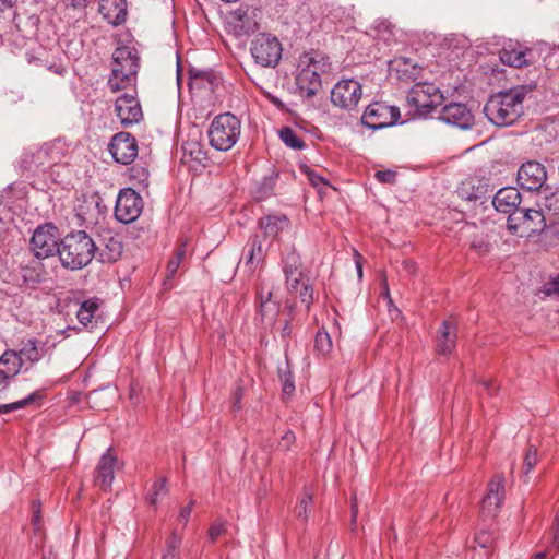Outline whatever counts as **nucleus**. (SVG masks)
Instances as JSON below:
<instances>
[{
	"label": "nucleus",
	"instance_id": "1",
	"mask_svg": "<svg viewBox=\"0 0 559 559\" xmlns=\"http://www.w3.org/2000/svg\"><path fill=\"white\" fill-rule=\"evenodd\" d=\"M532 88L518 85L491 95L484 106L487 119L497 127L514 124L523 115V102Z\"/></svg>",
	"mask_w": 559,
	"mask_h": 559
},
{
	"label": "nucleus",
	"instance_id": "2",
	"mask_svg": "<svg viewBox=\"0 0 559 559\" xmlns=\"http://www.w3.org/2000/svg\"><path fill=\"white\" fill-rule=\"evenodd\" d=\"M96 252L97 245L84 230L68 234L57 250L61 265L71 271L87 266Z\"/></svg>",
	"mask_w": 559,
	"mask_h": 559
},
{
	"label": "nucleus",
	"instance_id": "3",
	"mask_svg": "<svg viewBox=\"0 0 559 559\" xmlns=\"http://www.w3.org/2000/svg\"><path fill=\"white\" fill-rule=\"evenodd\" d=\"M241 131L240 120L230 112L216 116L207 131L210 144L217 151L226 152L238 141Z\"/></svg>",
	"mask_w": 559,
	"mask_h": 559
},
{
	"label": "nucleus",
	"instance_id": "4",
	"mask_svg": "<svg viewBox=\"0 0 559 559\" xmlns=\"http://www.w3.org/2000/svg\"><path fill=\"white\" fill-rule=\"evenodd\" d=\"M507 228L513 235L530 236L546 228V218L540 209L519 207L508 216Z\"/></svg>",
	"mask_w": 559,
	"mask_h": 559
},
{
	"label": "nucleus",
	"instance_id": "5",
	"mask_svg": "<svg viewBox=\"0 0 559 559\" xmlns=\"http://www.w3.org/2000/svg\"><path fill=\"white\" fill-rule=\"evenodd\" d=\"M61 151L53 143L26 151L21 158V167L31 173L45 171L61 160Z\"/></svg>",
	"mask_w": 559,
	"mask_h": 559
},
{
	"label": "nucleus",
	"instance_id": "6",
	"mask_svg": "<svg viewBox=\"0 0 559 559\" xmlns=\"http://www.w3.org/2000/svg\"><path fill=\"white\" fill-rule=\"evenodd\" d=\"M442 100L439 88L427 82L416 83L407 94V103L418 116L429 115Z\"/></svg>",
	"mask_w": 559,
	"mask_h": 559
},
{
	"label": "nucleus",
	"instance_id": "7",
	"mask_svg": "<svg viewBox=\"0 0 559 559\" xmlns=\"http://www.w3.org/2000/svg\"><path fill=\"white\" fill-rule=\"evenodd\" d=\"M282 44L271 34L260 33L251 41V56L262 67H275L282 58Z\"/></svg>",
	"mask_w": 559,
	"mask_h": 559
},
{
	"label": "nucleus",
	"instance_id": "8",
	"mask_svg": "<svg viewBox=\"0 0 559 559\" xmlns=\"http://www.w3.org/2000/svg\"><path fill=\"white\" fill-rule=\"evenodd\" d=\"M401 117L400 108L384 102L369 104L361 117V122L369 129L380 130L394 126Z\"/></svg>",
	"mask_w": 559,
	"mask_h": 559
},
{
	"label": "nucleus",
	"instance_id": "9",
	"mask_svg": "<svg viewBox=\"0 0 559 559\" xmlns=\"http://www.w3.org/2000/svg\"><path fill=\"white\" fill-rule=\"evenodd\" d=\"M362 86L354 79L338 81L331 91L332 104L343 110L355 109L361 98Z\"/></svg>",
	"mask_w": 559,
	"mask_h": 559
},
{
	"label": "nucleus",
	"instance_id": "10",
	"mask_svg": "<svg viewBox=\"0 0 559 559\" xmlns=\"http://www.w3.org/2000/svg\"><path fill=\"white\" fill-rule=\"evenodd\" d=\"M143 200L141 195L131 188L120 190L116 206V218L124 224L134 222L142 213Z\"/></svg>",
	"mask_w": 559,
	"mask_h": 559
},
{
	"label": "nucleus",
	"instance_id": "11",
	"mask_svg": "<svg viewBox=\"0 0 559 559\" xmlns=\"http://www.w3.org/2000/svg\"><path fill=\"white\" fill-rule=\"evenodd\" d=\"M504 497V477L501 474H497L488 483L487 492L481 500V516L485 519L495 518L503 504Z\"/></svg>",
	"mask_w": 559,
	"mask_h": 559
},
{
	"label": "nucleus",
	"instance_id": "12",
	"mask_svg": "<svg viewBox=\"0 0 559 559\" xmlns=\"http://www.w3.org/2000/svg\"><path fill=\"white\" fill-rule=\"evenodd\" d=\"M547 171L543 164L528 160L521 165L516 175L518 185L526 191H540L545 188Z\"/></svg>",
	"mask_w": 559,
	"mask_h": 559
},
{
	"label": "nucleus",
	"instance_id": "13",
	"mask_svg": "<svg viewBox=\"0 0 559 559\" xmlns=\"http://www.w3.org/2000/svg\"><path fill=\"white\" fill-rule=\"evenodd\" d=\"M108 150L115 162L129 165L138 156V142L135 138L128 132L115 134L108 145Z\"/></svg>",
	"mask_w": 559,
	"mask_h": 559
},
{
	"label": "nucleus",
	"instance_id": "14",
	"mask_svg": "<svg viewBox=\"0 0 559 559\" xmlns=\"http://www.w3.org/2000/svg\"><path fill=\"white\" fill-rule=\"evenodd\" d=\"M115 109L124 127L138 123L143 118L142 107L136 98V90H133V93H124L119 96L116 99Z\"/></svg>",
	"mask_w": 559,
	"mask_h": 559
},
{
	"label": "nucleus",
	"instance_id": "15",
	"mask_svg": "<svg viewBox=\"0 0 559 559\" xmlns=\"http://www.w3.org/2000/svg\"><path fill=\"white\" fill-rule=\"evenodd\" d=\"M53 229L52 226H39L34 231L29 246L37 259H46L57 252L59 245L51 231Z\"/></svg>",
	"mask_w": 559,
	"mask_h": 559
},
{
	"label": "nucleus",
	"instance_id": "16",
	"mask_svg": "<svg viewBox=\"0 0 559 559\" xmlns=\"http://www.w3.org/2000/svg\"><path fill=\"white\" fill-rule=\"evenodd\" d=\"M229 26L237 37L248 36L259 28L255 10L240 7L229 15Z\"/></svg>",
	"mask_w": 559,
	"mask_h": 559
},
{
	"label": "nucleus",
	"instance_id": "17",
	"mask_svg": "<svg viewBox=\"0 0 559 559\" xmlns=\"http://www.w3.org/2000/svg\"><path fill=\"white\" fill-rule=\"evenodd\" d=\"M118 469V459L111 449H108L99 459L95 472L94 483L103 490H108L115 479Z\"/></svg>",
	"mask_w": 559,
	"mask_h": 559
},
{
	"label": "nucleus",
	"instance_id": "18",
	"mask_svg": "<svg viewBox=\"0 0 559 559\" xmlns=\"http://www.w3.org/2000/svg\"><path fill=\"white\" fill-rule=\"evenodd\" d=\"M439 119L463 130L469 129L474 123L472 111L461 103L445 105L440 110Z\"/></svg>",
	"mask_w": 559,
	"mask_h": 559
},
{
	"label": "nucleus",
	"instance_id": "19",
	"mask_svg": "<svg viewBox=\"0 0 559 559\" xmlns=\"http://www.w3.org/2000/svg\"><path fill=\"white\" fill-rule=\"evenodd\" d=\"M457 325L454 320H444L437 333L436 352L440 356H450L456 346Z\"/></svg>",
	"mask_w": 559,
	"mask_h": 559
},
{
	"label": "nucleus",
	"instance_id": "20",
	"mask_svg": "<svg viewBox=\"0 0 559 559\" xmlns=\"http://www.w3.org/2000/svg\"><path fill=\"white\" fill-rule=\"evenodd\" d=\"M522 198L519 190L514 187H504L498 190L492 199L493 207L501 213H514L520 207Z\"/></svg>",
	"mask_w": 559,
	"mask_h": 559
},
{
	"label": "nucleus",
	"instance_id": "21",
	"mask_svg": "<svg viewBox=\"0 0 559 559\" xmlns=\"http://www.w3.org/2000/svg\"><path fill=\"white\" fill-rule=\"evenodd\" d=\"M123 246L118 236L107 234L103 236L100 245H97L96 259L102 263H114L119 260Z\"/></svg>",
	"mask_w": 559,
	"mask_h": 559
},
{
	"label": "nucleus",
	"instance_id": "22",
	"mask_svg": "<svg viewBox=\"0 0 559 559\" xmlns=\"http://www.w3.org/2000/svg\"><path fill=\"white\" fill-rule=\"evenodd\" d=\"M122 71L139 72L140 58L138 50L130 46H120L112 53V68Z\"/></svg>",
	"mask_w": 559,
	"mask_h": 559
},
{
	"label": "nucleus",
	"instance_id": "23",
	"mask_svg": "<svg viewBox=\"0 0 559 559\" xmlns=\"http://www.w3.org/2000/svg\"><path fill=\"white\" fill-rule=\"evenodd\" d=\"M44 278V266L38 261L21 265L17 275V285L27 289H36Z\"/></svg>",
	"mask_w": 559,
	"mask_h": 559
},
{
	"label": "nucleus",
	"instance_id": "24",
	"mask_svg": "<svg viewBox=\"0 0 559 559\" xmlns=\"http://www.w3.org/2000/svg\"><path fill=\"white\" fill-rule=\"evenodd\" d=\"M99 13L110 24L118 26L126 22V0H99Z\"/></svg>",
	"mask_w": 559,
	"mask_h": 559
},
{
	"label": "nucleus",
	"instance_id": "25",
	"mask_svg": "<svg viewBox=\"0 0 559 559\" xmlns=\"http://www.w3.org/2000/svg\"><path fill=\"white\" fill-rule=\"evenodd\" d=\"M45 346H39L36 338H29L21 343L19 350H15L17 357L21 358L22 366L28 371L31 366L38 362L45 355Z\"/></svg>",
	"mask_w": 559,
	"mask_h": 559
},
{
	"label": "nucleus",
	"instance_id": "26",
	"mask_svg": "<svg viewBox=\"0 0 559 559\" xmlns=\"http://www.w3.org/2000/svg\"><path fill=\"white\" fill-rule=\"evenodd\" d=\"M221 83L219 76L209 70H200L197 68L189 69V86L190 88L209 90L213 92Z\"/></svg>",
	"mask_w": 559,
	"mask_h": 559
},
{
	"label": "nucleus",
	"instance_id": "27",
	"mask_svg": "<svg viewBox=\"0 0 559 559\" xmlns=\"http://www.w3.org/2000/svg\"><path fill=\"white\" fill-rule=\"evenodd\" d=\"M532 55V50L528 48H523L520 45H508L501 49L499 52L500 61L503 64L521 68L528 63L527 57Z\"/></svg>",
	"mask_w": 559,
	"mask_h": 559
},
{
	"label": "nucleus",
	"instance_id": "28",
	"mask_svg": "<svg viewBox=\"0 0 559 559\" xmlns=\"http://www.w3.org/2000/svg\"><path fill=\"white\" fill-rule=\"evenodd\" d=\"M296 84L300 94L310 98L320 91L321 79L316 71L311 72L309 68L306 69L305 67H299Z\"/></svg>",
	"mask_w": 559,
	"mask_h": 559
},
{
	"label": "nucleus",
	"instance_id": "29",
	"mask_svg": "<svg viewBox=\"0 0 559 559\" xmlns=\"http://www.w3.org/2000/svg\"><path fill=\"white\" fill-rule=\"evenodd\" d=\"M138 72L133 71H122L119 69H111V74L108 80V87L112 92H119L122 90H135Z\"/></svg>",
	"mask_w": 559,
	"mask_h": 559
},
{
	"label": "nucleus",
	"instance_id": "30",
	"mask_svg": "<svg viewBox=\"0 0 559 559\" xmlns=\"http://www.w3.org/2000/svg\"><path fill=\"white\" fill-rule=\"evenodd\" d=\"M289 219L284 214H271L259 219V227L265 237H277L280 233L289 227Z\"/></svg>",
	"mask_w": 559,
	"mask_h": 559
},
{
	"label": "nucleus",
	"instance_id": "31",
	"mask_svg": "<svg viewBox=\"0 0 559 559\" xmlns=\"http://www.w3.org/2000/svg\"><path fill=\"white\" fill-rule=\"evenodd\" d=\"M23 369L21 358L14 349L5 350L0 357V373L9 380L13 379Z\"/></svg>",
	"mask_w": 559,
	"mask_h": 559
},
{
	"label": "nucleus",
	"instance_id": "32",
	"mask_svg": "<svg viewBox=\"0 0 559 559\" xmlns=\"http://www.w3.org/2000/svg\"><path fill=\"white\" fill-rule=\"evenodd\" d=\"M313 507V491L309 487H304L301 493L297 498V504L294 509L296 518L307 524L309 515Z\"/></svg>",
	"mask_w": 559,
	"mask_h": 559
},
{
	"label": "nucleus",
	"instance_id": "33",
	"mask_svg": "<svg viewBox=\"0 0 559 559\" xmlns=\"http://www.w3.org/2000/svg\"><path fill=\"white\" fill-rule=\"evenodd\" d=\"M329 66L326 58L318 51L305 52L299 59V67L309 68L311 72L316 71L320 79Z\"/></svg>",
	"mask_w": 559,
	"mask_h": 559
},
{
	"label": "nucleus",
	"instance_id": "34",
	"mask_svg": "<svg viewBox=\"0 0 559 559\" xmlns=\"http://www.w3.org/2000/svg\"><path fill=\"white\" fill-rule=\"evenodd\" d=\"M263 257V248L259 236L254 235L250 237L247 243L246 253V265L249 267L250 272L255 271L259 262L262 261Z\"/></svg>",
	"mask_w": 559,
	"mask_h": 559
},
{
	"label": "nucleus",
	"instance_id": "35",
	"mask_svg": "<svg viewBox=\"0 0 559 559\" xmlns=\"http://www.w3.org/2000/svg\"><path fill=\"white\" fill-rule=\"evenodd\" d=\"M272 293L267 292L264 296L263 293L258 294L259 298V314L262 321L269 320L270 322L275 319L278 313L280 306L278 304L271 300Z\"/></svg>",
	"mask_w": 559,
	"mask_h": 559
},
{
	"label": "nucleus",
	"instance_id": "36",
	"mask_svg": "<svg viewBox=\"0 0 559 559\" xmlns=\"http://www.w3.org/2000/svg\"><path fill=\"white\" fill-rule=\"evenodd\" d=\"M98 311L99 304L97 299L84 300L76 312V318L81 324L87 326L93 324L94 320L96 321Z\"/></svg>",
	"mask_w": 559,
	"mask_h": 559
},
{
	"label": "nucleus",
	"instance_id": "37",
	"mask_svg": "<svg viewBox=\"0 0 559 559\" xmlns=\"http://www.w3.org/2000/svg\"><path fill=\"white\" fill-rule=\"evenodd\" d=\"M539 193L543 194V205L550 212L559 213V189L545 186Z\"/></svg>",
	"mask_w": 559,
	"mask_h": 559
},
{
	"label": "nucleus",
	"instance_id": "38",
	"mask_svg": "<svg viewBox=\"0 0 559 559\" xmlns=\"http://www.w3.org/2000/svg\"><path fill=\"white\" fill-rule=\"evenodd\" d=\"M284 144L293 150H302L306 146L304 140L290 127H283L278 132Z\"/></svg>",
	"mask_w": 559,
	"mask_h": 559
},
{
	"label": "nucleus",
	"instance_id": "39",
	"mask_svg": "<svg viewBox=\"0 0 559 559\" xmlns=\"http://www.w3.org/2000/svg\"><path fill=\"white\" fill-rule=\"evenodd\" d=\"M182 537L175 531L166 540V549L162 559H179Z\"/></svg>",
	"mask_w": 559,
	"mask_h": 559
},
{
	"label": "nucleus",
	"instance_id": "40",
	"mask_svg": "<svg viewBox=\"0 0 559 559\" xmlns=\"http://www.w3.org/2000/svg\"><path fill=\"white\" fill-rule=\"evenodd\" d=\"M187 253L186 243H181L175 249L174 255L167 263V278L175 277L182 260L185 259Z\"/></svg>",
	"mask_w": 559,
	"mask_h": 559
},
{
	"label": "nucleus",
	"instance_id": "41",
	"mask_svg": "<svg viewBox=\"0 0 559 559\" xmlns=\"http://www.w3.org/2000/svg\"><path fill=\"white\" fill-rule=\"evenodd\" d=\"M167 492V479L165 477L156 479L148 491L147 500L150 504L155 507L158 502V499L166 496Z\"/></svg>",
	"mask_w": 559,
	"mask_h": 559
},
{
	"label": "nucleus",
	"instance_id": "42",
	"mask_svg": "<svg viewBox=\"0 0 559 559\" xmlns=\"http://www.w3.org/2000/svg\"><path fill=\"white\" fill-rule=\"evenodd\" d=\"M282 263L284 274L301 271V260L294 248L284 255Z\"/></svg>",
	"mask_w": 559,
	"mask_h": 559
},
{
	"label": "nucleus",
	"instance_id": "43",
	"mask_svg": "<svg viewBox=\"0 0 559 559\" xmlns=\"http://www.w3.org/2000/svg\"><path fill=\"white\" fill-rule=\"evenodd\" d=\"M39 399H41L40 392H38V391L33 392L32 394H29L28 396H26L23 400H20V401L13 402V403H9V404L0 405V414H7V413H10L13 411L24 408Z\"/></svg>",
	"mask_w": 559,
	"mask_h": 559
},
{
	"label": "nucleus",
	"instance_id": "44",
	"mask_svg": "<svg viewBox=\"0 0 559 559\" xmlns=\"http://www.w3.org/2000/svg\"><path fill=\"white\" fill-rule=\"evenodd\" d=\"M491 243L489 241L488 234L481 231L474 235L471 242V248L476 251L479 255H486L491 250Z\"/></svg>",
	"mask_w": 559,
	"mask_h": 559
},
{
	"label": "nucleus",
	"instance_id": "45",
	"mask_svg": "<svg viewBox=\"0 0 559 559\" xmlns=\"http://www.w3.org/2000/svg\"><path fill=\"white\" fill-rule=\"evenodd\" d=\"M182 148L186 154H189L192 159L199 163L207 159L206 153L203 151L201 144L198 141H187L182 144Z\"/></svg>",
	"mask_w": 559,
	"mask_h": 559
},
{
	"label": "nucleus",
	"instance_id": "46",
	"mask_svg": "<svg viewBox=\"0 0 559 559\" xmlns=\"http://www.w3.org/2000/svg\"><path fill=\"white\" fill-rule=\"evenodd\" d=\"M538 463V454L537 449L534 445H530L524 456V473L523 478L524 483H528V474L537 465Z\"/></svg>",
	"mask_w": 559,
	"mask_h": 559
},
{
	"label": "nucleus",
	"instance_id": "47",
	"mask_svg": "<svg viewBox=\"0 0 559 559\" xmlns=\"http://www.w3.org/2000/svg\"><path fill=\"white\" fill-rule=\"evenodd\" d=\"M314 347L318 353L326 355L332 349V341L328 332L318 331L314 338Z\"/></svg>",
	"mask_w": 559,
	"mask_h": 559
},
{
	"label": "nucleus",
	"instance_id": "48",
	"mask_svg": "<svg viewBox=\"0 0 559 559\" xmlns=\"http://www.w3.org/2000/svg\"><path fill=\"white\" fill-rule=\"evenodd\" d=\"M275 180L272 177H264L255 190V199L262 201L269 198L274 190Z\"/></svg>",
	"mask_w": 559,
	"mask_h": 559
},
{
	"label": "nucleus",
	"instance_id": "49",
	"mask_svg": "<svg viewBox=\"0 0 559 559\" xmlns=\"http://www.w3.org/2000/svg\"><path fill=\"white\" fill-rule=\"evenodd\" d=\"M280 380L283 386V393L285 395H292L295 391L294 378L289 370V367L286 366L285 369H278Z\"/></svg>",
	"mask_w": 559,
	"mask_h": 559
},
{
	"label": "nucleus",
	"instance_id": "50",
	"mask_svg": "<svg viewBox=\"0 0 559 559\" xmlns=\"http://www.w3.org/2000/svg\"><path fill=\"white\" fill-rule=\"evenodd\" d=\"M302 275H304L302 270L298 271V272L285 274L286 287H287L288 292L295 293L298 289V287L301 283V280H302Z\"/></svg>",
	"mask_w": 559,
	"mask_h": 559
},
{
	"label": "nucleus",
	"instance_id": "51",
	"mask_svg": "<svg viewBox=\"0 0 559 559\" xmlns=\"http://www.w3.org/2000/svg\"><path fill=\"white\" fill-rule=\"evenodd\" d=\"M226 532V522L216 521L209 528V538L212 543H215Z\"/></svg>",
	"mask_w": 559,
	"mask_h": 559
},
{
	"label": "nucleus",
	"instance_id": "52",
	"mask_svg": "<svg viewBox=\"0 0 559 559\" xmlns=\"http://www.w3.org/2000/svg\"><path fill=\"white\" fill-rule=\"evenodd\" d=\"M374 177L379 182L393 185L396 180V173L390 169L378 170Z\"/></svg>",
	"mask_w": 559,
	"mask_h": 559
},
{
	"label": "nucleus",
	"instance_id": "53",
	"mask_svg": "<svg viewBox=\"0 0 559 559\" xmlns=\"http://www.w3.org/2000/svg\"><path fill=\"white\" fill-rule=\"evenodd\" d=\"M299 298L301 302L305 304L306 307L309 309L310 305L313 301V288L308 284H304L302 289L299 293Z\"/></svg>",
	"mask_w": 559,
	"mask_h": 559
},
{
	"label": "nucleus",
	"instance_id": "54",
	"mask_svg": "<svg viewBox=\"0 0 559 559\" xmlns=\"http://www.w3.org/2000/svg\"><path fill=\"white\" fill-rule=\"evenodd\" d=\"M550 548L555 549V554L559 552V514L554 520Z\"/></svg>",
	"mask_w": 559,
	"mask_h": 559
},
{
	"label": "nucleus",
	"instance_id": "55",
	"mask_svg": "<svg viewBox=\"0 0 559 559\" xmlns=\"http://www.w3.org/2000/svg\"><path fill=\"white\" fill-rule=\"evenodd\" d=\"M475 543L481 548H488L492 544V535L483 531L475 536Z\"/></svg>",
	"mask_w": 559,
	"mask_h": 559
},
{
	"label": "nucleus",
	"instance_id": "56",
	"mask_svg": "<svg viewBox=\"0 0 559 559\" xmlns=\"http://www.w3.org/2000/svg\"><path fill=\"white\" fill-rule=\"evenodd\" d=\"M193 503L194 501H190L188 506L182 507L179 511L178 522L181 523L183 526H186L189 522Z\"/></svg>",
	"mask_w": 559,
	"mask_h": 559
},
{
	"label": "nucleus",
	"instance_id": "57",
	"mask_svg": "<svg viewBox=\"0 0 559 559\" xmlns=\"http://www.w3.org/2000/svg\"><path fill=\"white\" fill-rule=\"evenodd\" d=\"M307 176H308V179L309 181L311 182V185L313 187H321V186H328V181L320 175H318L317 173H314L313 170H307L306 171Z\"/></svg>",
	"mask_w": 559,
	"mask_h": 559
},
{
	"label": "nucleus",
	"instance_id": "58",
	"mask_svg": "<svg viewBox=\"0 0 559 559\" xmlns=\"http://www.w3.org/2000/svg\"><path fill=\"white\" fill-rule=\"evenodd\" d=\"M19 0H0V16L16 7Z\"/></svg>",
	"mask_w": 559,
	"mask_h": 559
},
{
	"label": "nucleus",
	"instance_id": "59",
	"mask_svg": "<svg viewBox=\"0 0 559 559\" xmlns=\"http://www.w3.org/2000/svg\"><path fill=\"white\" fill-rule=\"evenodd\" d=\"M295 441V435L292 431L286 432L283 438L282 442L280 443L281 447H283L285 450H288L290 444Z\"/></svg>",
	"mask_w": 559,
	"mask_h": 559
},
{
	"label": "nucleus",
	"instance_id": "60",
	"mask_svg": "<svg viewBox=\"0 0 559 559\" xmlns=\"http://www.w3.org/2000/svg\"><path fill=\"white\" fill-rule=\"evenodd\" d=\"M547 293L548 294H558L559 295V274L552 278L548 284H547Z\"/></svg>",
	"mask_w": 559,
	"mask_h": 559
},
{
	"label": "nucleus",
	"instance_id": "61",
	"mask_svg": "<svg viewBox=\"0 0 559 559\" xmlns=\"http://www.w3.org/2000/svg\"><path fill=\"white\" fill-rule=\"evenodd\" d=\"M37 506L34 503L33 504V510H34V515H33V525L35 527V530L39 531L40 530V522H41V518H40V514H39V510L36 509Z\"/></svg>",
	"mask_w": 559,
	"mask_h": 559
},
{
	"label": "nucleus",
	"instance_id": "62",
	"mask_svg": "<svg viewBox=\"0 0 559 559\" xmlns=\"http://www.w3.org/2000/svg\"><path fill=\"white\" fill-rule=\"evenodd\" d=\"M362 257L358 251H355V264L357 269V275L359 278L362 277V263H361Z\"/></svg>",
	"mask_w": 559,
	"mask_h": 559
},
{
	"label": "nucleus",
	"instance_id": "63",
	"mask_svg": "<svg viewBox=\"0 0 559 559\" xmlns=\"http://www.w3.org/2000/svg\"><path fill=\"white\" fill-rule=\"evenodd\" d=\"M484 389L488 392L489 395H492L497 392L498 388L495 385L493 381L485 380L481 382Z\"/></svg>",
	"mask_w": 559,
	"mask_h": 559
},
{
	"label": "nucleus",
	"instance_id": "64",
	"mask_svg": "<svg viewBox=\"0 0 559 559\" xmlns=\"http://www.w3.org/2000/svg\"><path fill=\"white\" fill-rule=\"evenodd\" d=\"M10 380L0 373V394L5 391V389L9 386Z\"/></svg>",
	"mask_w": 559,
	"mask_h": 559
}]
</instances>
